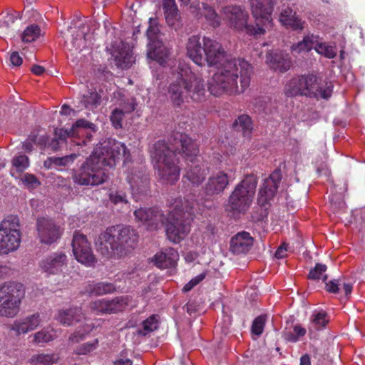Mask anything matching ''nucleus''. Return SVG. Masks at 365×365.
<instances>
[{"label":"nucleus","instance_id":"1","mask_svg":"<svg viewBox=\"0 0 365 365\" xmlns=\"http://www.w3.org/2000/svg\"><path fill=\"white\" fill-rule=\"evenodd\" d=\"M124 159V166H128L129 153L125 144L110 139L98 145L92 155L81 165L73 175V180L81 185L95 186L103 183L108 178L106 167H113L116 161ZM126 180L133 197L138 200L137 195L143 193L148 185V178L144 168L128 167Z\"/></svg>","mask_w":365,"mask_h":365},{"label":"nucleus","instance_id":"2","mask_svg":"<svg viewBox=\"0 0 365 365\" xmlns=\"http://www.w3.org/2000/svg\"><path fill=\"white\" fill-rule=\"evenodd\" d=\"M202 43L205 63L217 68V71L208 81L210 93L220 96L223 93L244 92L250 83L251 65L243 58H232L215 40L203 36Z\"/></svg>","mask_w":365,"mask_h":365},{"label":"nucleus","instance_id":"3","mask_svg":"<svg viewBox=\"0 0 365 365\" xmlns=\"http://www.w3.org/2000/svg\"><path fill=\"white\" fill-rule=\"evenodd\" d=\"M197 153V144L188 135L179 132L173 135L169 143L158 140L150 149V156L158 177L167 185H173L180 178V167L177 155L182 154L187 161L192 162V157Z\"/></svg>","mask_w":365,"mask_h":365},{"label":"nucleus","instance_id":"4","mask_svg":"<svg viewBox=\"0 0 365 365\" xmlns=\"http://www.w3.org/2000/svg\"><path fill=\"white\" fill-rule=\"evenodd\" d=\"M170 207L171 210L168 217L157 207L139 208L134 212V215L137 221L150 230H158L167 222L168 238L174 243H179L190 232V220L188 217L193 213L194 202L186 201L183 203L181 199L178 198L172 200Z\"/></svg>","mask_w":365,"mask_h":365},{"label":"nucleus","instance_id":"5","mask_svg":"<svg viewBox=\"0 0 365 365\" xmlns=\"http://www.w3.org/2000/svg\"><path fill=\"white\" fill-rule=\"evenodd\" d=\"M255 26L248 24L249 14L237 5H227L221 10L222 20L230 29L251 36H261L273 26L272 12L276 0H249Z\"/></svg>","mask_w":365,"mask_h":365},{"label":"nucleus","instance_id":"6","mask_svg":"<svg viewBox=\"0 0 365 365\" xmlns=\"http://www.w3.org/2000/svg\"><path fill=\"white\" fill-rule=\"evenodd\" d=\"M169 98L175 106L180 107L191 99L200 102L205 98L206 89L202 77L192 72L188 65L179 63L178 80L170 84Z\"/></svg>","mask_w":365,"mask_h":365},{"label":"nucleus","instance_id":"7","mask_svg":"<svg viewBox=\"0 0 365 365\" xmlns=\"http://www.w3.org/2000/svg\"><path fill=\"white\" fill-rule=\"evenodd\" d=\"M138 238L135 231L128 226H112L99 235L96 247L106 257H121L135 247Z\"/></svg>","mask_w":365,"mask_h":365},{"label":"nucleus","instance_id":"8","mask_svg":"<svg viewBox=\"0 0 365 365\" xmlns=\"http://www.w3.org/2000/svg\"><path fill=\"white\" fill-rule=\"evenodd\" d=\"M257 178L254 174L247 175L236 185L229 197L227 210L233 213H244L250 207L255 194Z\"/></svg>","mask_w":365,"mask_h":365},{"label":"nucleus","instance_id":"9","mask_svg":"<svg viewBox=\"0 0 365 365\" xmlns=\"http://www.w3.org/2000/svg\"><path fill=\"white\" fill-rule=\"evenodd\" d=\"M24 297L23 286L14 282L0 287V316L14 317L19 312L21 300Z\"/></svg>","mask_w":365,"mask_h":365},{"label":"nucleus","instance_id":"10","mask_svg":"<svg viewBox=\"0 0 365 365\" xmlns=\"http://www.w3.org/2000/svg\"><path fill=\"white\" fill-rule=\"evenodd\" d=\"M21 235L19 220L9 216L0 224V255L16 251L20 246Z\"/></svg>","mask_w":365,"mask_h":365},{"label":"nucleus","instance_id":"11","mask_svg":"<svg viewBox=\"0 0 365 365\" xmlns=\"http://www.w3.org/2000/svg\"><path fill=\"white\" fill-rule=\"evenodd\" d=\"M149 27L147 29L148 38L147 56L149 59L157 61L165 66L170 61V50L163 42V36L155 19L150 18Z\"/></svg>","mask_w":365,"mask_h":365},{"label":"nucleus","instance_id":"12","mask_svg":"<svg viewBox=\"0 0 365 365\" xmlns=\"http://www.w3.org/2000/svg\"><path fill=\"white\" fill-rule=\"evenodd\" d=\"M314 48L317 53L327 58H334L337 55V48L335 43L322 41L319 36L308 34L302 41L291 46L294 53L307 52Z\"/></svg>","mask_w":365,"mask_h":365},{"label":"nucleus","instance_id":"13","mask_svg":"<svg viewBox=\"0 0 365 365\" xmlns=\"http://www.w3.org/2000/svg\"><path fill=\"white\" fill-rule=\"evenodd\" d=\"M95 130V125L84 119L77 120L70 130L58 129L55 130V138L48 143V146L53 150H57L68 137H81L86 135V139L82 140V144H86L87 140L91 137V132Z\"/></svg>","mask_w":365,"mask_h":365},{"label":"nucleus","instance_id":"14","mask_svg":"<svg viewBox=\"0 0 365 365\" xmlns=\"http://www.w3.org/2000/svg\"><path fill=\"white\" fill-rule=\"evenodd\" d=\"M89 26L87 22L81 19L72 23V26L68 29L71 38L69 41L65 42L66 49L79 52L89 46L93 38V34L88 31Z\"/></svg>","mask_w":365,"mask_h":365},{"label":"nucleus","instance_id":"15","mask_svg":"<svg viewBox=\"0 0 365 365\" xmlns=\"http://www.w3.org/2000/svg\"><path fill=\"white\" fill-rule=\"evenodd\" d=\"M235 178V169L234 168L220 169L212 173L203 187L205 195L213 197L220 195Z\"/></svg>","mask_w":365,"mask_h":365},{"label":"nucleus","instance_id":"16","mask_svg":"<svg viewBox=\"0 0 365 365\" xmlns=\"http://www.w3.org/2000/svg\"><path fill=\"white\" fill-rule=\"evenodd\" d=\"M63 229L48 217H38L36 220V232L39 241L45 245L56 242L63 234Z\"/></svg>","mask_w":365,"mask_h":365},{"label":"nucleus","instance_id":"17","mask_svg":"<svg viewBox=\"0 0 365 365\" xmlns=\"http://www.w3.org/2000/svg\"><path fill=\"white\" fill-rule=\"evenodd\" d=\"M301 83L302 85V95L309 97L328 98L332 92L331 86L317 78L314 75L301 76Z\"/></svg>","mask_w":365,"mask_h":365},{"label":"nucleus","instance_id":"18","mask_svg":"<svg viewBox=\"0 0 365 365\" xmlns=\"http://www.w3.org/2000/svg\"><path fill=\"white\" fill-rule=\"evenodd\" d=\"M73 253L76 259L87 266L91 267L96 262L91 247L86 237L81 233L75 232L72 242Z\"/></svg>","mask_w":365,"mask_h":365},{"label":"nucleus","instance_id":"19","mask_svg":"<svg viewBox=\"0 0 365 365\" xmlns=\"http://www.w3.org/2000/svg\"><path fill=\"white\" fill-rule=\"evenodd\" d=\"M131 298L128 296L117 297L113 299H98L92 302L91 308L97 313L111 314L120 312L128 307H133Z\"/></svg>","mask_w":365,"mask_h":365},{"label":"nucleus","instance_id":"20","mask_svg":"<svg viewBox=\"0 0 365 365\" xmlns=\"http://www.w3.org/2000/svg\"><path fill=\"white\" fill-rule=\"evenodd\" d=\"M68 257L61 251L51 252L45 256L39 262V267L46 274L63 273L68 267Z\"/></svg>","mask_w":365,"mask_h":365},{"label":"nucleus","instance_id":"21","mask_svg":"<svg viewBox=\"0 0 365 365\" xmlns=\"http://www.w3.org/2000/svg\"><path fill=\"white\" fill-rule=\"evenodd\" d=\"M282 175L279 170H274L269 178L264 180L258 193L257 202L264 206L273 199L281 181Z\"/></svg>","mask_w":365,"mask_h":365},{"label":"nucleus","instance_id":"22","mask_svg":"<svg viewBox=\"0 0 365 365\" xmlns=\"http://www.w3.org/2000/svg\"><path fill=\"white\" fill-rule=\"evenodd\" d=\"M184 4H188L190 3V11L195 14V16L200 19L203 16L206 23L212 28H217L220 26L221 24V19L215 10L207 5L206 3H195L191 2V0H180Z\"/></svg>","mask_w":365,"mask_h":365},{"label":"nucleus","instance_id":"23","mask_svg":"<svg viewBox=\"0 0 365 365\" xmlns=\"http://www.w3.org/2000/svg\"><path fill=\"white\" fill-rule=\"evenodd\" d=\"M114 97L119 98V108L113 110L110 115V120L113 125L115 128H118L122 126V120L124 114L131 113L135 110V100L133 98H125V94L121 91L114 93Z\"/></svg>","mask_w":365,"mask_h":365},{"label":"nucleus","instance_id":"24","mask_svg":"<svg viewBox=\"0 0 365 365\" xmlns=\"http://www.w3.org/2000/svg\"><path fill=\"white\" fill-rule=\"evenodd\" d=\"M265 62L272 70L279 73L287 71L292 64L289 54L278 50L268 51Z\"/></svg>","mask_w":365,"mask_h":365},{"label":"nucleus","instance_id":"25","mask_svg":"<svg viewBox=\"0 0 365 365\" xmlns=\"http://www.w3.org/2000/svg\"><path fill=\"white\" fill-rule=\"evenodd\" d=\"M197 155L192 157V165L187 166L185 175V178L195 187L201 185L209 173L207 165L198 163Z\"/></svg>","mask_w":365,"mask_h":365},{"label":"nucleus","instance_id":"26","mask_svg":"<svg viewBox=\"0 0 365 365\" xmlns=\"http://www.w3.org/2000/svg\"><path fill=\"white\" fill-rule=\"evenodd\" d=\"M202 41L199 35L190 36L186 45L187 56L197 65H205Z\"/></svg>","mask_w":365,"mask_h":365},{"label":"nucleus","instance_id":"27","mask_svg":"<svg viewBox=\"0 0 365 365\" xmlns=\"http://www.w3.org/2000/svg\"><path fill=\"white\" fill-rule=\"evenodd\" d=\"M179 259L178 252L173 248H165L157 252L153 257V262L160 269L174 267Z\"/></svg>","mask_w":365,"mask_h":365},{"label":"nucleus","instance_id":"28","mask_svg":"<svg viewBox=\"0 0 365 365\" xmlns=\"http://www.w3.org/2000/svg\"><path fill=\"white\" fill-rule=\"evenodd\" d=\"M111 55L114 58L116 64L123 68H129L134 62L132 50L127 43L120 42L118 49L111 51Z\"/></svg>","mask_w":365,"mask_h":365},{"label":"nucleus","instance_id":"29","mask_svg":"<svg viewBox=\"0 0 365 365\" xmlns=\"http://www.w3.org/2000/svg\"><path fill=\"white\" fill-rule=\"evenodd\" d=\"M40 323L39 314H34L15 321L12 325V330L15 331L18 334H26L36 329Z\"/></svg>","mask_w":365,"mask_h":365},{"label":"nucleus","instance_id":"30","mask_svg":"<svg viewBox=\"0 0 365 365\" xmlns=\"http://www.w3.org/2000/svg\"><path fill=\"white\" fill-rule=\"evenodd\" d=\"M253 243L250 233L242 232L237 234L231 240L230 249L235 254L245 253L249 251Z\"/></svg>","mask_w":365,"mask_h":365},{"label":"nucleus","instance_id":"31","mask_svg":"<svg viewBox=\"0 0 365 365\" xmlns=\"http://www.w3.org/2000/svg\"><path fill=\"white\" fill-rule=\"evenodd\" d=\"M279 21L283 26L289 27L293 30H302L304 29V21H302L297 16L296 12H294L290 8L282 10L279 15Z\"/></svg>","mask_w":365,"mask_h":365},{"label":"nucleus","instance_id":"32","mask_svg":"<svg viewBox=\"0 0 365 365\" xmlns=\"http://www.w3.org/2000/svg\"><path fill=\"white\" fill-rule=\"evenodd\" d=\"M30 165L29 158L24 154H18L13 157L11 160V168L10 174L12 177L18 179L21 174L25 171Z\"/></svg>","mask_w":365,"mask_h":365},{"label":"nucleus","instance_id":"33","mask_svg":"<svg viewBox=\"0 0 365 365\" xmlns=\"http://www.w3.org/2000/svg\"><path fill=\"white\" fill-rule=\"evenodd\" d=\"M81 319V310L78 307L71 308L59 312L57 319L63 324L71 325L74 322Z\"/></svg>","mask_w":365,"mask_h":365},{"label":"nucleus","instance_id":"34","mask_svg":"<svg viewBox=\"0 0 365 365\" xmlns=\"http://www.w3.org/2000/svg\"><path fill=\"white\" fill-rule=\"evenodd\" d=\"M32 342L36 345L42 346L54 340L57 337L56 331L53 328L47 327L31 335Z\"/></svg>","mask_w":365,"mask_h":365},{"label":"nucleus","instance_id":"35","mask_svg":"<svg viewBox=\"0 0 365 365\" xmlns=\"http://www.w3.org/2000/svg\"><path fill=\"white\" fill-rule=\"evenodd\" d=\"M233 126L237 131L241 132L244 137H250L253 127L251 118L249 115H240L235 120Z\"/></svg>","mask_w":365,"mask_h":365},{"label":"nucleus","instance_id":"36","mask_svg":"<svg viewBox=\"0 0 365 365\" xmlns=\"http://www.w3.org/2000/svg\"><path fill=\"white\" fill-rule=\"evenodd\" d=\"M115 290V287L109 282H98L90 284L87 290L91 294L102 295L112 293Z\"/></svg>","mask_w":365,"mask_h":365},{"label":"nucleus","instance_id":"37","mask_svg":"<svg viewBox=\"0 0 365 365\" xmlns=\"http://www.w3.org/2000/svg\"><path fill=\"white\" fill-rule=\"evenodd\" d=\"M284 94L287 96L290 97L298 95L303 96L300 76L293 78L286 83L284 87Z\"/></svg>","mask_w":365,"mask_h":365},{"label":"nucleus","instance_id":"38","mask_svg":"<svg viewBox=\"0 0 365 365\" xmlns=\"http://www.w3.org/2000/svg\"><path fill=\"white\" fill-rule=\"evenodd\" d=\"M58 359V356L55 354H41L33 356L29 362L33 365H52Z\"/></svg>","mask_w":365,"mask_h":365},{"label":"nucleus","instance_id":"39","mask_svg":"<svg viewBox=\"0 0 365 365\" xmlns=\"http://www.w3.org/2000/svg\"><path fill=\"white\" fill-rule=\"evenodd\" d=\"M158 318L157 315H152L142 323V327L138 330L139 334L146 336L158 327Z\"/></svg>","mask_w":365,"mask_h":365},{"label":"nucleus","instance_id":"40","mask_svg":"<svg viewBox=\"0 0 365 365\" xmlns=\"http://www.w3.org/2000/svg\"><path fill=\"white\" fill-rule=\"evenodd\" d=\"M329 319L327 313L323 310H314L311 316V324L316 329H320L326 326Z\"/></svg>","mask_w":365,"mask_h":365},{"label":"nucleus","instance_id":"41","mask_svg":"<svg viewBox=\"0 0 365 365\" xmlns=\"http://www.w3.org/2000/svg\"><path fill=\"white\" fill-rule=\"evenodd\" d=\"M163 8L167 23L170 26H174L180 19V15L176 4L168 6H163Z\"/></svg>","mask_w":365,"mask_h":365},{"label":"nucleus","instance_id":"42","mask_svg":"<svg viewBox=\"0 0 365 365\" xmlns=\"http://www.w3.org/2000/svg\"><path fill=\"white\" fill-rule=\"evenodd\" d=\"M307 331L300 325H295L292 330L286 331L284 334L285 340L290 342H297L299 339L304 336Z\"/></svg>","mask_w":365,"mask_h":365},{"label":"nucleus","instance_id":"43","mask_svg":"<svg viewBox=\"0 0 365 365\" xmlns=\"http://www.w3.org/2000/svg\"><path fill=\"white\" fill-rule=\"evenodd\" d=\"M41 34V29L37 25L29 26L22 34V41L24 42H32L37 39Z\"/></svg>","mask_w":365,"mask_h":365},{"label":"nucleus","instance_id":"44","mask_svg":"<svg viewBox=\"0 0 365 365\" xmlns=\"http://www.w3.org/2000/svg\"><path fill=\"white\" fill-rule=\"evenodd\" d=\"M100 96L96 91H88L83 94L81 103L86 108H93L100 103Z\"/></svg>","mask_w":365,"mask_h":365},{"label":"nucleus","instance_id":"45","mask_svg":"<svg viewBox=\"0 0 365 365\" xmlns=\"http://www.w3.org/2000/svg\"><path fill=\"white\" fill-rule=\"evenodd\" d=\"M267 321L266 315H260L256 317L252 324L251 331L252 333L256 336H260L264 328V325Z\"/></svg>","mask_w":365,"mask_h":365},{"label":"nucleus","instance_id":"46","mask_svg":"<svg viewBox=\"0 0 365 365\" xmlns=\"http://www.w3.org/2000/svg\"><path fill=\"white\" fill-rule=\"evenodd\" d=\"M327 270V266L323 264L318 263L316 264L314 268L312 269L309 274V278L312 279H327V275L325 272Z\"/></svg>","mask_w":365,"mask_h":365},{"label":"nucleus","instance_id":"47","mask_svg":"<svg viewBox=\"0 0 365 365\" xmlns=\"http://www.w3.org/2000/svg\"><path fill=\"white\" fill-rule=\"evenodd\" d=\"M21 181L28 189L30 190L36 188L41 184L37 178L31 173L24 174L22 178H21Z\"/></svg>","mask_w":365,"mask_h":365},{"label":"nucleus","instance_id":"48","mask_svg":"<svg viewBox=\"0 0 365 365\" xmlns=\"http://www.w3.org/2000/svg\"><path fill=\"white\" fill-rule=\"evenodd\" d=\"M98 344V340L94 339L92 341L86 342L78 347L75 350V352L76 354L81 355V354H87L93 350H95Z\"/></svg>","mask_w":365,"mask_h":365},{"label":"nucleus","instance_id":"49","mask_svg":"<svg viewBox=\"0 0 365 365\" xmlns=\"http://www.w3.org/2000/svg\"><path fill=\"white\" fill-rule=\"evenodd\" d=\"M20 14L16 11H11L6 13L0 20V26L2 27L8 28L9 26L14 23L17 19H20Z\"/></svg>","mask_w":365,"mask_h":365},{"label":"nucleus","instance_id":"50","mask_svg":"<svg viewBox=\"0 0 365 365\" xmlns=\"http://www.w3.org/2000/svg\"><path fill=\"white\" fill-rule=\"evenodd\" d=\"M55 167L66 166L71 164L77 158V155L71 154L63 157H53Z\"/></svg>","mask_w":365,"mask_h":365},{"label":"nucleus","instance_id":"51","mask_svg":"<svg viewBox=\"0 0 365 365\" xmlns=\"http://www.w3.org/2000/svg\"><path fill=\"white\" fill-rule=\"evenodd\" d=\"M205 276L206 273L202 272L193 277L184 286L182 291L185 292L190 291L194 287L202 281L205 278Z\"/></svg>","mask_w":365,"mask_h":365},{"label":"nucleus","instance_id":"52","mask_svg":"<svg viewBox=\"0 0 365 365\" xmlns=\"http://www.w3.org/2000/svg\"><path fill=\"white\" fill-rule=\"evenodd\" d=\"M109 197L110 201L115 205L126 204L128 202L126 196L118 191L110 193Z\"/></svg>","mask_w":365,"mask_h":365},{"label":"nucleus","instance_id":"53","mask_svg":"<svg viewBox=\"0 0 365 365\" xmlns=\"http://www.w3.org/2000/svg\"><path fill=\"white\" fill-rule=\"evenodd\" d=\"M91 331V328L89 326H86V328L84 329V331L81 332V330L76 331L70 338L69 340L73 343H78V341L84 339L85 336Z\"/></svg>","mask_w":365,"mask_h":365},{"label":"nucleus","instance_id":"54","mask_svg":"<svg viewBox=\"0 0 365 365\" xmlns=\"http://www.w3.org/2000/svg\"><path fill=\"white\" fill-rule=\"evenodd\" d=\"M341 284L338 280H332L326 284L327 290L329 292L336 293Z\"/></svg>","mask_w":365,"mask_h":365},{"label":"nucleus","instance_id":"55","mask_svg":"<svg viewBox=\"0 0 365 365\" xmlns=\"http://www.w3.org/2000/svg\"><path fill=\"white\" fill-rule=\"evenodd\" d=\"M288 250V245L285 243H283L280 245L275 252V257L277 259H282L287 256V252Z\"/></svg>","mask_w":365,"mask_h":365},{"label":"nucleus","instance_id":"56","mask_svg":"<svg viewBox=\"0 0 365 365\" xmlns=\"http://www.w3.org/2000/svg\"><path fill=\"white\" fill-rule=\"evenodd\" d=\"M10 63L14 66H19L22 63V58L18 52L14 51L11 53Z\"/></svg>","mask_w":365,"mask_h":365},{"label":"nucleus","instance_id":"57","mask_svg":"<svg viewBox=\"0 0 365 365\" xmlns=\"http://www.w3.org/2000/svg\"><path fill=\"white\" fill-rule=\"evenodd\" d=\"M34 143L46 145L48 138L45 135H41L39 137H34L31 139Z\"/></svg>","mask_w":365,"mask_h":365},{"label":"nucleus","instance_id":"58","mask_svg":"<svg viewBox=\"0 0 365 365\" xmlns=\"http://www.w3.org/2000/svg\"><path fill=\"white\" fill-rule=\"evenodd\" d=\"M130 359L126 358H119L114 361V365H132Z\"/></svg>","mask_w":365,"mask_h":365},{"label":"nucleus","instance_id":"59","mask_svg":"<svg viewBox=\"0 0 365 365\" xmlns=\"http://www.w3.org/2000/svg\"><path fill=\"white\" fill-rule=\"evenodd\" d=\"M71 113H74V110L67 105H63L61 107L60 113L63 115H69Z\"/></svg>","mask_w":365,"mask_h":365},{"label":"nucleus","instance_id":"60","mask_svg":"<svg viewBox=\"0 0 365 365\" xmlns=\"http://www.w3.org/2000/svg\"><path fill=\"white\" fill-rule=\"evenodd\" d=\"M31 71L36 74V75H38V76H40L41 74L43 73L44 72V68L43 67L41 66H38V65H35L32 67L31 68Z\"/></svg>","mask_w":365,"mask_h":365},{"label":"nucleus","instance_id":"61","mask_svg":"<svg viewBox=\"0 0 365 365\" xmlns=\"http://www.w3.org/2000/svg\"><path fill=\"white\" fill-rule=\"evenodd\" d=\"M10 273V268L5 265L0 264V278L8 275Z\"/></svg>","mask_w":365,"mask_h":365},{"label":"nucleus","instance_id":"62","mask_svg":"<svg viewBox=\"0 0 365 365\" xmlns=\"http://www.w3.org/2000/svg\"><path fill=\"white\" fill-rule=\"evenodd\" d=\"M197 257V253L195 252H190L186 254L185 259L187 262H192Z\"/></svg>","mask_w":365,"mask_h":365},{"label":"nucleus","instance_id":"63","mask_svg":"<svg viewBox=\"0 0 365 365\" xmlns=\"http://www.w3.org/2000/svg\"><path fill=\"white\" fill-rule=\"evenodd\" d=\"M44 167L48 168V169H50V168H52L53 167H55L54 165V158L53 157H51V158H48L47 160H46L44 161Z\"/></svg>","mask_w":365,"mask_h":365},{"label":"nucleus","instance_id":"64","mask_svg":"<svg viewBox=\"0 0 365 365\" xmlns=\"http://www.w3.org/2000/svg\"><path fill=\"white\" fill-rule=\"evenodd\" d=\"M300 365H311L310 358L307 354L303 355L301 357Z\"/></svg>","mask_w":365,"mask_h":365}]
</instances>
